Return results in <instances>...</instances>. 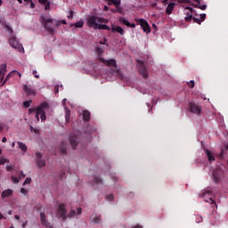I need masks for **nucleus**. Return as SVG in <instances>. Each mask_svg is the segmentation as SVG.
Returning <instances> with one entry per match:
<instances>
[{
  "label": "nucleus",
  "mask_w": 228,
  "mask_h": 228,
  "mask_svg": "<svg viewBox=\"0 0 228 228\" xmlns=\"http://www.w3.org/2000/svg\"><path fill=\"white\" fill-rule=\"evenodd\" d=\"M193 22H196V24H201V20L199 18H192Z\"/></svg>",
  "instance_id": "a19ab883"
},
{
  "label": "nucleus",
  "mask_w": 228,
  "mask_h": 228,
  "mask_svg": "<svg viewBox=\"0 0 228 228\" xmlns=\"http://www.w3.org/2000/svg\"><path fill=\"white\" fill-rule=\"evenodd\" d=\"M95 53H96L97 56H99V60H101V56H102V53H103L102 48L97 47V48L95 49Z\"/></svg>",
  "instance_id": "7c9ffc66"
},
{
  "label": "nucleus",
  "mask_w": 228,
  "mask_h": 228,
  "mask_svg": "<svg viewBox=\"0 0 228 228\" xmlns=\"http://www.w3.org/2000/svg\"><path fill=\"white\" fill-rule=\"evenodd\" d=\"M14 218H15V220H20V216L15 215V216H14Z\"/></svg>",
  "instance_id": "0e129e2a"
},
{
  "label": "nucleus",
  "mask_w": 228,
  "mask_h": 228,
  "mask_svg": "<svg viewBox=\"0 0 228 228\" xmlns=\"http://www.w3.org/2000/svg\"><path fill=\"white\" fill-rule=\"evenodd\" d=\"M68 19H74V11H69V14L68 15Z\"/></svg>",
  "instance_id": "79ce46f5"
},
{
  "label": "nucleus",
  "mask_w": 228,
  "mask_h": 228,
  "mask_svg": "<svg viewBox=\"0 0 228 228\" xmlns=\"http://www.w3.org/2000/svg\"><path fill=\"white\" fill-rule=\"evenodd\" d=\"M106 199H107V200H113L114 196H113V194H109L106 196Z\"/></svg>",
  "instance_id": "37998d69"
},
{
  "label": "nucleus",
  "mask_w": 228,
  "mask_h": 228,
  "mask_svg": "<svg viewBox=\"0 0 228 228\" xmlns=\"http://www.w3.org/2000/svg\"><path fill=\"white\" fill-rule=\"evenodd\" d=\"M5 168L7 172H12V170H13V166H6Z\"/></svg>",
  "instance_id": "c03bdc74"
},
{
  "label": "nucleus",
  "mask_w": 228,
  "mask_h": 228,
  "mask_svg": "<svg viewBox=\"0 0 228 228\" xmlns=\"http://www.w3.org/2000/svg\"><path fill=\"white\" fill-rule=\"evenodd\" d=\"M85 25V21H83V20H80L79 21L71 24V28L75 27V28H83V26Z\"/></svg>",
  "instance_id": "cd10ccee"
},
{
  "label": "nucleus",
  "mask_w": 228,
  "mask_h": 228,
  "mask_svg": "<svg viewBox=\"0 0 228 228\" xmlns=\"http://www.w3.org/2000/svg\"><path fill=\"white\" fill-rule=\"evenodd\" d=\"M118 20H119V22H120L121 24H124L125 26H126L127 28H129L130 22H129V20H126V18L120 17V18L118 19Z\"/></svg>",
  "instance_id": "c85d7f7f"
},
{
  "label": "nucleus",
  "mask_w": 228,
  "mask_h": 228,
  "mask_svg": "<svg viewBox=\"0 0 228 228\" xmlns=\"http://www.w3.org/2000/svg\"><path fill=\"white\" fill-rule=\"evenodd\" d=\"M11 179H12V183H14V184L19 183V178H17L15 176H11Z\"/></svg>",
  "instance_id": "e433bc0d"
},
{
  "label": "nucleus",
  "mask_w": 228,
  "mask_h": 228,
  "mask_svg": "<svg viewBox=\"0 0 228 228\" xmlns=\"http://www.w3.org/2000/svg\"><path fill=\"white\" fill-rule=\"evenodd\" d=\"M132 228H143V226H142V225H140V224H137V225H135V226H134V227H132Z\"/></svg>",
  "instance_id": "680f3d73"
},
{
  "label": "nucleus",
  "mask_w": 228,
  "mask_h": 228,
  "mask_svg": "<svg viewBox=\"0 0 228 228\" xmlns=\"http://www.w3.org/2000/svg\"><path fill=\"white\" fill-rule=\"evenodd\" d=\"M83 119L85 122H89L90 121V111L88 110H84L82 113Z\"/></svg>",
  "instance_id": "b1692460"
},
{
  "label": "nucleus",
  "mask_w": 228,
  "mask_h": 228,
  "mask_svg": "<svg viewBox=\"0 0 228 228\" xmlns=\"http://www.w3.org/2000/svg\"><path fill=\"white\" fill-rule=\"evenodd\" d=\"M94 183L95 184H102V179L99 176H94Z\"/></svg>",
  "instance_id": "c756f323"
},
{
  "label": "nucleus",
  "mask_w": 228,
  "mask_h": 228,
  "mask_svg": "<svg viewBox=\"0 0 228 228\" xmlns=\"http://www.w3.org/2000/svg\"><path fill=\"white\" fill-rule=\"evenodd\" d=\"M188 85H189L190 88H194L195 87V81L191 80L190 82H188Z\"/></svg>",
  "instance_id": "4c0bfd02"
},
{
  "label": "nucleus",
  "mask_w": 228,
  "mask_h": 228,
  "mask_svg": "<svg viewBox=\"0 0 228 228\" xmlns=\"http://www.w3.org/2000/svg\"><path fill=\"white\" fill-rule=\"evenodd\" d=\"M228 151V143L224 146V149L221 150V156H224V152Z\"/></svg>",
  "instance_id": "f704fd0d"
},
{
  "label": "nucleus",
  "mask_w": 228,
  "mask_h": 228,
  "mask_svg": "<svg viewBox=\"0 0 228 228\" xmlns=\"http://www.w3.org/2000/svg\"><path fill=\"white\" fill-rule=\"evenodd\" d=\"M20 193H22L23 195H26L28 193V190L25 188H21L20 189Z\"/></svg>",
  "instance_id": "49530a36"
},
{
  "label": "nucleus",
  "mask_w": 228,
  "mask_h": 228,
  "mask_svg": "<svg viewBox=\"0 0 228 228\" xmlns=\"http://www.w3.org/2000/svg\"><path fill=\"white\" fill-rule=\"evenodd\" d=\"M103 10H104L105 12H108V10H110V8H109L107 5H105L104 8H103Z\"/></svg>",
  "instance_id": "69168bd1"
},
{
  "label": "nucleus",
  "mask_w": 228,
  "mask_h": 228,
  "mask_svg": "<svg viewBox=\"0 0 228 228\" xmlns=\"http://www.w3.org/2000/svg\"><path fill=\"white\" fill-rule=\"evenodd\" d=\"M26 184H31V178H26L23 186H26Z\"/></svg>",
  "instance_id": "c9c22d12"
},
{
  "label": "nucleus",
  "mask_w": 228,
  "mask_h": 228,
  "mask_svg": "<svg viewBox=\"0 0 228 228\" xmlns=\"http://www.w3.org/2000/svg\"><path fill=\"white\" fill-rule=\"evenodd\" d=\"M196 4H194L195 8H200V10H206L208 8V5L203 4L200 5V0H194Z\"/></svg>",
  "instance_id": "393cba45"
},
{
  "label": "nucleus",
  "mask_w": 228,
  "mask_h": 228,
  "mask_svg": "<svg viewBox=\"0 0 228 228\" xmlns=\"http://www.w3.org/2000/svg\"><path fill=\"white\" fill-rule=\"evenodd\" d=\"M26 225H28V221H26L25 223L22 224V227H26Z\"/></svg>",
  "instance_id": "338daca9"
},
{
  "label": "nucleus",
  "mask_w": 228,
  "mask_h": 228,
  "mask_svg": "<svg viewBox=\"0 0 228 228\" xmlns=\"http://www.w3.org/2000/svg\"><path fill=\"white\" fill-rule=\"evenodd\" d=\"M9 162H10V159H4L3 157L0 158V165H4V164L9 163Z\"/></svg>",
  "instance_id": "2f4dec72"
},
{
  "label": "nucleus",
  "mask_w": 228,
  "mask_h": 228,
  "mask_svg": "<svg viewBox=\"0 0 228 228\" xmlns=\"http://www.w3.org/2000/svg\"><path fill=\"white\" fill-rule=\"evenodd\" d=\"M175 6V3H170V4L167 5V9H166V13H167V15H172V12H174Z\"/></svg>",
  "instance_id": "5701e85b"
},
{
  "label": "nucleus",
  "mask_w": 228,
  "mask_h": 228,
  "mask_svg": "<svg viewBox=\"0 0 228 228\" xmlns=\"http://www.w3.org/2000/svg\"><path fill=\"white\" fill-rule=\"evenodd\" d=\"M54 92H55V94H59V92H60V86H54Z\"/></svg>",
  "instance_id": "09e8293b"
},
{
  "label": "nucleus",
  "mask_w": 228,
  "mask_h": 228,
  "mask_svg": "<svg viewBox=\"0 0 228 228\" xmlns=\"http://www.w3.org/2000/svg\"><path fill=\"white\" fill-rule=\"evenodd\" d=\"M188 108L191 113H194V115H200L202 113V108L200 105L196 104L195 102H190L188 104Z\"/></svg>",
  "instance_id": "6e6552de"
},
{
  "label": "nucleus",
  "mask_w": 228,
  "mask_h": 228,
  "mask_svg": "<svg viewBox=\"0 0 228 228\" xmlns=\"http://www.w3.org/2000/svg\"><path fill=\"white\" fill-rule=\"evenodd\" d=\"M137 69L141 74V76L143 77V79L149 78V69L145 67V62L137 60Z\"/></svg>",
  "instance_id": "7ed1b4c3"
},
{
  "label": "nucleus",
  "mask_w": 228,
  "mask_h": 228,
  "mask_svg": "<svg viewBox=\"0 0 228 228\" xmlns=\"http://www.w3.org/2000/svg\"><path fill=\"white\" fill-rule=\"evenodd\" d=\"M87 22L90 28L94 29H106L110 31V27L104 24H108V20L101 18L99 16H91L88 18Z\"/></svg>",
  "instance_id": "f03ea898"
},
{
  "label": "nucleus",
  "mask_w": 228,
  "mask_h": 228,
  "mask_svg": "<svg viewBox=\"0 0 228 228\" xmlns=\"http://www.w3.org/2000/svg\"><path fill=\"white\" fill-rule=\"evenodd\" d=\"M94 224H99V217H94Z\"/></svg>",
  "instance_id": "13d9d810"
},
{
  "label": "nucleus",
  "mask_w": 228,
  "mask_h": 228,
  "mask_svg": "<svg viewBox=\"0 0 228 228\" xmlns=\"http://www.w3.org/2000/svg\"><path fill=\"white\" fill-rule=\"evenodd\" d=\"M135 22H137V26H141L144 33L148 35V33H151V26L149 25V22L146 20L143 19H135Z\"/></svg>",
  "instance_id": "39448f33"
},
{
  "label": "nucleus",
  "mask_w": 228,
  "mask_h": 228,
  "mask_svg": "<svg viewBox=\"0 0 228 228\" xmlns=\"http://www.w3.org/2000/svg\"><path fill=\"white\" fill-rule=\"evenodd\" d=\"M23 90L27 95H37V89L31 86L25 85Z\"/></svg>",
  "instance_id": "4468645a"
},
{
  "label": "nucleus",
  "mask_w": 228,
  "mask_h": 228,
  "mask_svg": "<svg viewBox=\"0 0 228 228\" xmlns=\"http://www.w3.org/2000/svg\"><path fill=\"white\" fill-rule=\"evenodd\" d=\"M45 110H49V103L46 102L41 103L37 108L28 109V115H31V113H36V118L37 122H40V118L41 122H45V120H47Z\"/></svg>",
  "instance_id": "f257e3e1"
},
{
  "label": "nucleus",
  "mask_w": 228,
  "mask_h": 228,
  "mask_svg": "<svg viewBox=\"0 0 228 228\" xmlns=\"http://www.w3.org/2000/svg\"><path fill=\"white\" fill-rule=\"evenodd\" d=\"M18 146L19 149H20V151H22L23 152H26L28 151V146H26V144H24L22 142H18Z\"/></svg>",
  "instance_id": "a878e982"
},
{
  "label": "nucleus",
  "mask_w": 228,
  "mask_h": 228,
  "mask_svg": "<svg viewBox=\"0 0 228 228\" xmlns=\"http://www.w3.org/2000/svg\"><path fill=\"white\" fill-rule=\"evenodd\" d=\"M24 177H26V175H24V172H20V179H24Z\"/></svg>",
  "instance_id": "5fc2aeb1"
},
{
  "label": "nucleus",
  "mask_w": 228,
  "mask_h": 228,
  "mask_svg": "<svg viewBox=\"0 0 228 228\" xmlns=\"http://www.w3.org/2000/svg\"><path fill=\"white\" fill-rule=\"evenodd\" d=\"M106 2L108 3V4L110 6H111V4H113V0H106Z\"/></svg>",
  "instance_id": "4d7b16f0"
},
{
  "label": "nucleus",
  "mask_w": 228,
  "mask_h": 228,
  "mask_svg": "<svg viewBox=\"0 0 228 228\" xmlns=\"http://www.w3.org/2000/svg\"><path fill=\"white\" fill-rule=\"evenodd\" d=\"M12 195H13V190H12V189L4 190V191H2V193H1L2 199H6V198H8V197H12Z\"/></svg>",
  "instance_id": "412c9836"
},
{
  "label": "nucleus",
  "mask_w": 228,
  "mask_h": 228,
  "mask_svg": "<svg viewBox=\"0 0 228 228\" xmlns=\"http://www.w3.org/2000/svg\"><path fill=\"white\" fill-rule=\"evenodd\" d=\"M211 193H213V191H204L202 197H206L207 195H211Z\"/></svg>",
  "instance_id": "ea45409f"
},
{
  "label": "nucleus",
  "mask_w": 228,
  "mask_h": 228,
  "mask_svg": "<svg viewBox=\"0 0 228 228\" xmlns=\"http://www.w3.org/2000/svg\"><path fill=\"white\" fill-rule=\"evenodd\" d=\"M45 4V10H49V8H51V3H46V4Z\"/></svg>",
  "instance_id": "a18cd8bd"
},
{
  "label": "nucleus",
  "mask_w": 228,
  "mask_h": 228,
  "mask_svg": "<svg viewBox=\"0 0 228 228\" xmlns=\"http://www.w3.org/2000/svg\"><path fill=\"white\" fill-rule=\"evenodd\" d=\"M200 222H202V216H196V224H200Z\"/></svg>",
  "instance_id": "58836bf2"
},
{
  "label": "nucleus",
  "mask_w": 228,
  "mask_h": 228,
  "mask_svg": "<svg viewBox=\"0 0 228 228\" xmlns=\"http://www.w3.org/2000/svg\"><path fill=\"white\" fill-rule=\"evenodd\" d=\"M206 156L208 157V161L213 162L215 161V155H213V152H211L209 150L205 149Z\"/></svg>",
  "instance_id": "4be33fe9"
},
{
  "label": "nucleus",
  "mask_w": 228,
  "mask_h": 228,
  "mask_svg": "<svg viewBox=\"0 0 228 228\" xmlns=\"http://www.w3.org/2000/svg\"><path fill=\"white\" fill-rule=\"evenodd\" d=\"M112 31H117V33H119V35H124L125 31L124 28H122V27L120 26H117L116 28H112Z\"/></svg>",
  "instance_id": "bb28decb"
},
{
  "label": "nucleus",
  "mask_w": 228,
  "mask_h": 228,
  "mask_svg": "<svg viewBox=\"0 0 228 228\" xmlns=\"http://www.w3.org/2000/svg\"><path fill=\"white\" fill-rule=\"evenodd\" d=\"M57 216L61 218L62 222L67 220V208H65V204L61 203L58 206Z\"/></svg>",
  "instance_id": "0eeeda50"
},
{
  "label": "nucleus",
  "mask_w": 228,
  "mask_h": 228,
  "mask_svg": "<svg viewBox=\"0 0 228 228\" xmlns=\"http://www.w3.org/2000/svg\"><path fill=\"white\" fill-rule=\"evenodd\" d=\"M40 4H47V3H49L48 0H38Z\"/></svg>",
  "instance_id": "de8ad7c7"
},
{
  "label": "nucleus",
  "mask_w": 228,
  "mask_h": 228,
  "mask_svg": "<svg viewBox=\"0 0 228 228\" xmlns=\"http://www.w3.org/2000/svg\"><path fill=\"white\" fill-rule=\"evenodd\" d=\"M113 4L116 8L120 6V0H113Z\"/></svg>",
  "instance_id": "72a5a7b5"
},
{
  "label": "nucleus",
  "mask_w": 228,
  "mask_h": 228,
  "mask_svg": "<svg viewBox=\"0 0 228 228\" xmlns=\"http://www.w3.org/2000/svg\"><path fill=\"white\" fill-rule=\"evenodd\" d=\"M59 151L62 156H67V141H62L59 145Z\"/></svg>",
  "instance_id": "f3484780"
},
{
  "label": "nucleus",
  "mask_w": 228,
  "mask_h": 228,
  "mask_svg": "<svg viewBox=\"0 0 228 228\" xmlns=\"http://www.w3.org/2000/svg\"><path fill=\"white\" fill-rule=\"evenodd\" d=\"M6 29L9 31V33H13V29L11 28L10 26L6 25Z\"/></svg>",
  "instance_id": "603ef678"
},
{
  "label": "nucleus",
  "mask_w": 228,
  "mask_h": 228,
  "mask_svg": "<svg viewBox=\"0 0 228 228\" xmlns=\"http://www.w3.org/2000/svg\"><path fill=\"white\" fill-rule=\"evenodd\" d=\"M2 142H3V143H6V142H7L6 137H4V138L2 139Z\"/></svg>",
  "instance_id": "e2e57ef3"
},
{
  "label": "nucleus",
  "mask_w": 228,
  "mask_h": 228,
  "mask_svg": "<svg viewBox=\"0 0 228 228\" xmlns=\"http://www.w3.org/2000/svg\"><path fill=\"white\" fill-rule=\"evenodd\" d=\"M30 131H31V133H38V130L36 129V128L33 127V126H30Z\"/></svg>",
  "instance_id": "3c124183"
},
{
  "label": "nucleus",
  "mask_w": 228,
  "mask_h": 228,
  "mask_svg": "<svg viewBox=\"0 0 228 228\" xmlns=\"http://www.w3.org/2000/svg\"><path fill=\"white\" fill-rule=\"evenodd\" d=\"M9 44L13 49H16L20 53H24V47H22V45L19 44V41H17V37H12L9 38Z\"/></svg>",
  "instance_id": "423d86ee"
},
{
  "label": "nucleus",
  "mask_w": 228,
  "mask_h": 228,
  "mask_svg": "<svg viewBox=\"0 0 228 228\" xmlns=\"http://www.w3.org/2000/svg\"><path fill=\"white\" fill-rule=\"evenodd\" d=\"M128 28H136V24H134V23H129Z\"/></svg>",
  "instance_id": "bf43d9fd"
},
{
  "label": "nucleus",
  "mask_w": 228,
  "mask_h": 228,
  "mask_svg": "<svg viewBox=\"0 0 228 228\" xmlns=\"http://www.w3.org/2000/svg\"><path fill=\"white\" fill-rule=\"evenodd\" d=\"M185 20L186 22H191V19H193V8L191 7H185Z\"/></svg>",
  "instance_id": "9b49d317"
},
{
  "label": "nucleus",
  "mask_w": 228,
  "mask_h": 228,
  "mask_svg": "<svg viewBox=\"0 0 228 228\" xmlns=\"http://www.w3.org/2000/svg\"><path fill=\"white\" fill-rule=\"evenodd\" d=\"M162 4L164 6H167L168 4V0H163Z\"/></svg>",
  "instance_id": "6e6d98bb"
},
{
  "label": "nucleus",
  "mask_w": 228,
  "mask_h": 228,
  "mask_svg": "<svg viewBox=\"0 0 228 228\" xmlns=\"http://www.w3.org/2000/svg\"><path fill=\"white\" fill-rule=\"evenodd\" d=\"M213 177H214L215 183H219L222 177V171L220 169H216L213 172Z\"/></svg>",
  "instance_id": "6ab92c4d"
},
{
  "label": "nucleus",
  "mask_w": 228,
  "mask_h": 228,
  "mask_svg": "<svg viewBox=\"0 0 228 228\" xmlns=\"http://www.w3.org/2000/svg\"><path fill=\"white\" fill-rule=\"evenodd\" d=\"M13 76H19V77H22V74H20V72H19L17 70H12L6 76V77L4 81V83L1 85V86H4V83H6L7 81H10V78L13 77Z\"/></svg>",
  "instance_id": "f8f14e48"
},
{
  "label": "nucleus",
  "mask_w": 228,
  "mask_h": 228,
  "mask_svg": "<svg viewBox=\"0 0 228 228\" xmlns=\"http://www.w3.org/2000/svg\"><path fill=\"white\" fill-rule=\"evenodd\" d=\"M42 208H43L42 206L38 207L37 211H42Z\"/></svg>",
  "instance_id": "774afa93"
},
{
  "label": "nucleus",
  "mask_w": 228,
  "mask_h": 228,
  "mask_svg": "<svg viewBox=\"0 0 228 228\" xmlns=\"http://www.w3.org/2000/svg\"><path fill=\"white\" fill-rule=\"evenodd\" d=\"M201 20H206V13L200 14Z\"/></svg>",
  "instance_id": "864d4df0"
},
{
  "label": "nucleus",
  "mask_w": 228,
  "mask_h": 228,
  "mask_svg": "<svg viewBox=\"0 0 228 228\" xmlns=\"http://www.w3.org/2000/svg\"><path fill=\"white\" fill-rule=\"evenodd\" d=\"M100 61H102V63H104V65H107L108 67L117 68V61H115V59H110L106 61L105 59L100 58Z\"/></svg>",
  "instance_id": "dca6fc26"
},
{
  "label": "nucleus",
  "mask_w": 228,
  "mask_h": 228,
  "mask_svg": "<svg viewBox=\"0 0 228 228\" xmlns=\"http://www.w3.org/2000/svg\"><path fill=\"white\" fill-rule=\"evenodd\" d=\"M62 106H64L65 113V120L66 122H69L70 120V109L67 107V99L62 100Z\"/></svg>",
  "instance_id": "ddd939ff"
},
{
  "label": "nucleus",
  "mask_w": 228,
  "mask_h": 228,
  "mask_svg": "<svg viewBox=\"0 0 228 228\" xmlns=\"http://www.w3.org/2000/svg\"><path fill=\"white\" fill-rule=\"evenodd\" d=\"M32 74H33V76H34L35 77H37V79H38V78L40 77V76H38V75L37 74V70H33Z\"/></svg>",
  "instance_id": "8fccbe9b"
},
{
  "label": "nucleus",
  "mask_w": 228,
  "mask_h": 228,
  "mask_svg": "<svg viewBox=\"0 0 228 228\" xmlns=\"http://www.w3.org/2000/svg\"><path fill=\"white\" fill-rule=\"evenodd\" d=\"M69 143L72 147V149L74 151H76L77 147V143H78V139H77V135L76 134H71L69 136Z\"/></svg>",
  "instance_id": "2eb2a0df"
},
{
  "label": "nucleus",
  "mask_w": 228,
  "mask_h": 228,
  "mask_svg": "<svg viewBox=\"0 0 228 228\" xmlns=\"http://www.w3.org/2000/svg\"><path fill=\"white\" fill-rule=\"evenodd\" d=\"M36 163L38 167V168H42L45 167V159H42V153L40 152H36Z\"/></svg>",
  "instance_id": "1a4fd4ad"
},
{
  "label": "nucleus",
  "mask_w": 228,
  "mask_h": 228,
  "mask_svg": "<svg viewBox=\"0 0 228 228\" xmlns=\"http://www.w3.org/2000/svg\"><path fill=\"white\" fill-rule=\"evenodd\" d=\"M6 69L5 63L0 65V81H4V76H6Z\"/></svg>",
  "instance_id": "a211bd4d"
},
{
  "label": "nucleus",
  "mask_w": 228,
  "mask_h": 228,
  "mask_svg": "<svg viewBox=\"0 0 228 228\" xmlns=\"http://www.w3.org/2000/svg\"><path fill=\"white\" fill-rule=\"evenodd\" d=\"M31 102H33V101L31 100L24 102H23L24 108H29V106H31Z\"/></svg>",
  "instance_id": "473e14b6"
},
{
  "label": "nucleus",
  "mask_w": 228,
  "mask_h": 228,
  "mask_svg": "<svg viewBox=\"0 0 228 228\" xmlns=\"http://www.w3.org/2000/svg\"><path fill=\"white\" fill-rule=\"evenodd\" d=\"M42 24L45 29L48 31L50 35H54V28H53V19H42Z\"/></svg>",
  "instance_id": "20e7f679"
},
{
  "label": "nucleus",
  "mask_w": 228,
  "mask_h": 228,
  "mask_svg": "<svg viewBox=\"0 0 228 228\" xmlns=\"http://www.w3.org/2000/svg\"><path fill=\"white\" fill-rule=\"evenodd\" d=\"M39 216H40L41 224L44 227H46V228L51 227V223H49V220H47V216H45V213L40 212Z\"/></svg>",
  "instance_id": "9d476101"
},
{
  "label": "nucleus",
  "mask_w": 228,
  "mask_h": 228,
  "mask_svg": "<svg viewBox=\"0 0 228 228\" xmlns=\"http://www.w3.org/2000/svg\"><path fill=\"white\" fill-rule=\"evenodd\" d=\"M83 209L81 208H77L76 210H70L69 213L67 215V218H74L76 215H81Z\"/></svg>",
  "instance_id": "aec40b11"
},
{
  "label": "nucleus",
  "mask_w": 228,
  "mask_h": 228,
  "mask_svg": "<svg viewBox=\"0 0 228 228\" xmlns=\"http://www.w3.org/2000/svg\"><path fill=\"white\" fill-rule=\"evenodd\" d=\"M30 3V8H35V4L33 3V0H31V2H29Z\"/></svg>",
  "instance_id": "052dcab7"
}]
</instances>
